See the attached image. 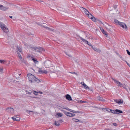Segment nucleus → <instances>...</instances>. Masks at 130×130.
<instances>
[{
	"instance_id": "obj_1",
	"label": "nucleus",
	"mask_w": 130,
	"mask_h": 130,
	"mask_svg": "<svg viewBox=\"0 0 130 130\" xmlns=\"http://www.w3.org/2000/svg\"><path fill=\"white\" fill-rule=\"evenodd\" d=\"M27 76L29 80L31 83L36 82L38 83L40 82L41 80L36 78L34 76L30 73H28L27 75Z\"/></svg>"
},
{
	"instance_id": "obj_2",
	"label": "nucleus",
	"mask_w": 130,
	"mask_h": 130,
	"mask_svg": "<svg viewBox=\"0 0 130 130\" xmlns=\"http://www.w3.org/2000/svg\"><path fill=\"white\" fill-rule=\"evenodd\" d=\"M0 27L5 33H7L8 32V30L6 26L1 22H0Z\"/></svg>"
},
{
	"instance_id": "obj_3",
	"label": "nucleus",
	"mask_w": 130,
	"mask_h": 130,
	"mask_svg": "<svg viewBox=\"0 0 130 130\" xmlns=\"http://www.w3.org/2000/svg\"><path fill=\"white\" fill-rule=\"evenodd\" d=\"M44 63L46 68H48L51 65V62L50 61H45Z\"/></svg>"
},
{
	"instance_id": "obj_4",
	"label": "nucleus",
	"mask_w": 130,
	"mask_h": 130,
	"mask_svg": "<svg viewBox=\"0 0 130 130\" xmlns=\"http://www.w3.org/2000/svg\"><path fill=\"white\" fill-rule=\"evenodd\" d=\"M6 110L7 112L11 113H13L14 112V110L12 108L8 107Z\"/></svg>"
},
{
	"instance_id": "obj_5",
	"label": "nucleus",
	"mask_w": 130,
	"mask_h": 130,
	"mask_svg": "<svg viewBox=\"0 0 130 130\" xmlns=\"http://www.w3.org/2000/svg\"><path fill=\"white\" fill-rule=\"evenodd\" d=\"M78 37H79L80 38L82 41L84 42L85 43H86L89 45L91 46L92 47V46L91 44L88 41L86 40L83 38L81 37H80V36H78Z\"/></svg>"
},
{
	"instance_id": "obj_6",
	"label": "nucleus",
	"mask_w": 130,
	"mask_h": 130,
	"mask_svg": "<svg viewBox=\"0 0 130 130\" xmlns=\"http://www.w3.org/2000/svg\"><path fill=\"white\" fill-rule=\"evenodd\" d=\"M80 8L84 12L86 15L90 13L85 8L82 7H81Z\"/></svg>"
},
{
	"instance_id": "obj_7",
	"label": "nucleus",
	"mask_w": 130,
	"mask_h": 130,
	"mask_svg": "<svg viewBox=\"0 0 130 130\" xmlns=\"http://www.w3.org/2000/svg\"><path fill=\"white\" fill-rule=\"evenodd\" d=\"M120 26L123 27L125 29H126L127 28L126 25L124 23L122 22L119 23Z\"/></svg>"
},
{
	"instance_id": "obj_8",
	"label": "nucleus",
	"mask_w": 130,
	"mask_h": 130,
	"mask_svg": "<svg viewBox=\"0 0 130 130\" xmlns=\"http://www.w3.org/2000/svg\"><path fill=\"white\" fill-rule=\"evenodd\" d=\"M112 79L116 83L118 84V86H120V87H122V84L120 82L117 81L115 79Z\"/></svg>"
},
{
	"instance_id": "obj_9",
	"label": "nucleus",
	"mask_w": 130,
	"mask_h": 130,
	"mask_svg": "<svg viewBox=\"0 0 130 130\" xmlns=\"http://www.w3.org/2000/svg\"><path fill=\"white\" fill-rule=\"evenodd\" d=\"M66 99L68 100L71 101L72 100L71 96L68 94H67L65 95Z\"/></svg>"
},
{
	"instance_id": "obj_10",
	"label": "nucleus",
	"mask_w": 130,
	"mask_h": 130,
	"mask_svg": "<svg viewBox=\"0 0 130 130\" xmlns=\"http://www.w3.org/2000/svg\"><path fill=\"white\" fill-rule=\"evenodd\" d=\"M81 84L82 85H83L84 86V88L85 89H90L89 87L86 85L84 82H82L81 83Z\"/></svg>"
},
{
	"instance_id": "obj_11",
	"label": "nucleus",
	"mask_w": 130,
	"mask_h": 130,
	"mask_svg": "<svg viewBox=\"0 0 130 130\" xmlns=\"http://www.w3.org/2000/svg\"><path fill=\"white\" fill-rule=\"evenodd\" d=\"M12 118L14 121H19L20 119L19 117H12Z\"/></svg>"
},
{
	"instance_id": "obj_12",
	"label": "nucleus",
	"mask_w": 130,
	"mask_h": 130,
	"mask_svg": "<svg viewBox=\"0 0 130 130\" xmlns=\"http://www.w3.org/2000/svg\"><path fill=\"white\" fill-rule=\"evenodd\" d=\"M38 24L40 26H42L44 28H46V29H47V30H50V31H52V30L49 27H47L45 26H44L43 25H40L39 24Z\"/></svg>"
},
{
	"instance_id": "obj_13",
	"label": "nucleus",
	"mask_w": 130,
	"mask_h": 130,
	"mask_svg": "<svg viewBox=\"0 0 130 130\" xmlns=\"http://www.w3.org/2000/svg\"><path fill=\"white\" fill-rule=\"evenodd\" d=\"M63 111L66 115L67 116L71 117V113L66 111L64 110H63Z\"/></svg>"
},
{
	"instance_id": "obj_14",
	"label": "nucleus",
	"mask_w": 130,
	"mask_h": 130,
	"mask_svg": "<svg viewBox=\"0 0 130 130\" xmlns=\"http://www.w3.org/2000/svg\"><path fill=\"white\" fill-rule=\"evenodd\" d=\"M116 110V114H119L120 113H122L123 112L121 110L118 109H116L115 110Z\"/></svg>"
},
{
	"instance_id": "obj_15",
	"label": "nucleus",
	"mask_w": 130,
	"mask_h": 130,
	"mask_svg": "<svg viewBox=\"0 0 130 130\" xmlns=\"http://www.w3.org/2000/svg\"><path fill=\"white\" fill-rule=\"evenodd\" d=\"M92 48L95 51L99 53L101 52V50L99 48H95L94 47H93V46H92Z\"/></svg>"
},
{
	"instance_id": "obj_16",
	"label": "nucleus",
	"mask_w": 130,
	"mask_h": 130,
	"mask_svg": "<svg viewBox=\"0 0 130 130\" xmlns=\"http://www.w3.org/2000/svg\"><path fill=\"white\" fill-rule=\"evenodd\" d=\"M8 8L7 7H6L3 6L2 5V7H1L0 8V9L3 10V11H5L7 10L8 9Z\"/></svg>"
},
{
	"instance_id": "obj_17",
	"label": "nucleus",
	"mask_w": 130,
	"mask_h": 130,
	"mask_svg": "<svg viewBox=\"0 0 130 130\" xmlns=\"http://www.w3.org/2000/svg\"><path fill=\"white\" fill-rule=\"evenodd\" d=\"M72 120H73V121H74L75 122H82V121H80L78 119H77L73 118L72 119Z\"/></svg>"
},
{
	"instance_id": "obj_18",
	"label": "nucleus",
	"mask_w": 130,
	"mask_h": 130,
	"mask_svg": "<svg viewBox=\"0 0 130 130\" xmlns=\"http://www.w3.org/2000/svg\"><path fill=\"white\" fill-rule=\"evenodd\" d=\"M97 99L99 101H105V100L103 99L102 97H101L100 96H98L97 97Z\"/></svg>"
},
{
	"instance_id": "obj_19",
	"label": "nucleus",
	"mask_w": 130,
	"mask_h": 130,
	"mask_svg": "<svg viewBox=\"0 0 130 130\" xmlns=\"http://www.w3.org/2000/svg\"><path fill=\"white\" fill-rule=\"evenodd\" d=\"M20 62L22 63H23L25 64H26V62L25 60L24 59H23L22 58V59H20Z\"/></svg>"
},
{
	"instance_id": "obj_20",
	"label": "nucleus",
	"mask_w": 130,
	"mask_h": 130,
	"mask_svg": "<svg viewBox=\"0 0 130 130\" xmlns=\"http://www.w3.org/2000/svg\"><path fill=\"white\" fill-rule=\"evenodd\" d=\"M26 112H27L29 114H34V112L32 111H29L27 110Z\"/></svg>"
},
{
	"instance_id": "obj_21",
	"label": "nucleus",
	"mask_w": 130,
	"mask_h": 130,
	"mask_svg": "<svg viewBox=\"0 0 130 130\" xmlns=\"http://www.w3.org/2000/svg\"><path fill=\"white\" fill-rule=\"evenodd\" d=\"M112 27V26L110 25L109 26V27L107 28V29L110 32H112V31L111 30V28Z\"/></svg>"
},
{
	"instance_id": "obj_22",
	"label": "nucleus",
	"mask_w": 130,
	"mask_h": 130,
	"mask_svg": "<svg viewBox=\"0 0 130 130\" xmlns=\"http://www.w3.org/2000/svg\"><path fill=\"white\" fill-rule=\"evenodd\" d=\"M54 124L56 125V126H59L60 125V124L58 121H54Z\"/></svg>"
},
{
	"instance_id": "obj_23",
	"label": "nucleus",
	"mask_w": 130,
	"mask_h": 130,
	"mask_svg": "<svg viewBox=\"0 0 130 130\" xmlns=\"http://www.w3.org/2000/svg\"><path fill=\"white\" fill-rule=\"evenodd\" d=\"M87 15L88 17L90 19H91V18H92V17H93V16L90 13L89 14H88Z\"/></svg>"
},
{
	"instance_id": "obj_24",
	"label": "nucleus",
	"mask_w": 130,
	"mask_h": 130,
	"mask_svg": "<svg viewBox=\"0 0 130 130\" xmlns=\"http://www.w3.org/2000/svg\"><path fill=\"white\" fill-rule=\"evenodd\" d=\"M114 21L115 23L119 25L120 24L119 23L121 22L116 19H114Z\"/></svg>"
},
{
	"instance_id": "obj_25",
	"label": "nucleus",
	"mask_w": 130,
	"mask_h": 130,
	"mask_svg": "<svg viewBox=\"0 0 130 130\" xmlns=\"http://www.w3.org/2000/svg\"><path fill=\"white\" fill-rule=\"evenodd\" d=\"M17 48L18 50L20 52H22V51L21 48L18 46H17Z\"/></svg>"
},
{
	"instance_id": "obj_26",
	"label": "nucleus",
	"mask_w": 130,
	"mask_h": 130,
	"mask_svg": "<svg viewBox=\"0 0 130 130\" xmlns=\"http://www.w3.org/2000/svg\"><path fill=\"white\" fill-rule=\"evenodd\" d=\"M91 19H92V20L93 21L95 22H96V19L93 16V17H92V18H91Z\"/></svg>"
},
{
	"instance_id": "obj_27",
	"label": "nucleus",
	"mask_w": 130,
	"mask_h": 130,
	"mask_svg": "<svg viewBox=\"0 0 130 130\" xmlns=\"http://www.w3.org/2000/svg\"><path fill=\"white\" fill-rule=\"evenodd\" d=\"M109 112H110L111 113H114V114H116V110H109Z\"/></svg>"
},
{
	"instance_id": "obj_28",
	"label": "nucleus",
	"mask_w": 130,
	"mask_h": 130,
	"mask_svg": "<svg viewBox=\"0 0 130 130\" xmlns=\"http://www.w3.org/2000/svg\"><path fill=\"white\" fill-rule=\"evenodd\" d=\"M17 53L18 54V57L19 58V59H22V57H21L20 54V53H19L18 52H17Z\"/></svg>"
},
{
	"instance_id": "obj_29",
	"label": "nucleus",
	"mask_w": 130,
	"mask_h": 130,
	"mask_svg": "<svg viewBox=\"0 0 130 130\" xmlns=\"http://www.w3.org/2000/svg\"><path fill=\"white\" fill-rule=\"evenodd\" d=\"M43 70H42V68H39L38 70V72L39 73H41L42 74Z\"/></svg>"
},
{
	"instance_id": "obj_30",
	"label": "nucleus",
	"mask_w": 130,
	"mask_h": 130,
	"mask_svg": "<svg viewBox=\"0 0 130 130\" xmlns=\"http://www.w3.org/2000/svg\"><path fill=\"white\" fill-rule=\"evenodd\" d=\"M38 49L40 51H44L45 50L44 49L41 47H38Z\"/></svg>"
},
{
	"instance_id": "obj_31",
	"label": "nucleus",
	"mask_w": 130,
	"mask_h": 130,
	"mask_svg": "<svg viewBox=\"0 0 130 130\" xmlns=\"http://www.w3.org/2000/svg\"><path fill=\"white\" fill-rule=\"evenodd\" d=\"M102 33L104 34H105V35H106V36L107 37V36H108V35H107V33L104 30V31H102Z\"/></svg>"
},
{
	"instance_id": "obj_32",
	"label": "nucleus",
	"mask_w": 130,
	"mask_h": 130,
	"mask_svg": "<svg viewBox=\"0 0 130 130\" xmlns=\"http://www.w3.org/2000/svg\"><path fill=\"white\" fill-rule=\"evenodd\" d=\"M33 61L35 63H37L38 62V61H37L36 59H35V58H34L32 59Z\"/></svg>"
},
{
	"instance_id": "obj_33",
	"label": "nucleus",
	"mask_w": 130,
	"mask_h": 130,
	"mask_svg": "<svg viewBox=\"0 0 130 130\" xmlns=\"http://www.w3.org/2000/svg\"><path fill=\"white\" fill-rule=\"evenodd\" d=\"M73 113H81V111H75L74 110Z\"/></svg>"
},
{
	"instance_id": "obj_34",
	"label": "nucleus",
	"mask_w": 130,
	"mask_h": 130,
	"mask_svg": "<svg viewBox=\"0 0 130 130\" xmlns=\"http://www.w3.org/2000/svg\"><path fill=\"white\" fill-rule=\"evenodd\" d=\"M58 116L59 117H60L62 116V114L61 113H58L57 114Z\"/></svg>"
},
{
	"instance_id": "obj_35",
	"label": "nucleus",
	"mask_w": 130,
	"mask_h": 130,
	"mask_svg": "<svg viewBox=\"0 0 130 130\" xmlns=\"http://www.w3.org/2000/svg\"><path fill=\"white\" fill-rule=\"evenodd\" d=\"M5 61L4 60H0V63H2V64H4V63L5 62Z\"/></svg>"
},
{
	"instance_id": "obj_36",
	"label": "nucleus",
	"mask_w": 130,
	"mask_h": 130,
	"mask_svg": "<svg viewBox=\"0 0 130 130\" xmlns=\"http://www.w3.org/2000/svg\"><path fill=\"white\" fill-rule=\"evenodd\" d=\"M98 22L99 24L101 23L103 24V23H102V22L98 19H96V22Z\"/></svg>"
},
{
	"instance_id": "obj_37",
	"label": "nucleus",
	"mask_w": 130,
	"mask_h": 130,
	"mask_svg": "<svg viewBox=\"0 0 130 130\" xmlns=\"http://www.w3.org/2000/svg\"><path fill=\"white\" fill-rule=\"evenodd\" d=\"M123 102L122 101H121V100H120L118 101V104L122 103H123Z\"/></svg>"
},
{
	"instance_id": "obj_38",
	"label": "nucleus",
	"mask_w": 130,
	"mask_h": 130,
	"mask_svg": "<svg viewBox=\"0 0 130 130\" xmlns=\"http://www.w3.org/2000/svg\"><path fill=\"white\" fill-rule=\"evenodd\" d=\"M43 73H44L45 74H47V71H46V70H43V73H42V74H43Z\"/></svg>"
},
{
	"instance_id": "obj_39",
	"label": "nucleus",
	"mask_w": 130,
	"mask_h": 130,
	"mask_svg": "<svg viewBox=\"0 0 130 130\" xmlns=\"http://www.w3.org/2000/svg\"><path fill=\"white\" fill-rule=\"evenodd\" d=\"M65 53L66 54V55H67L69 57H72V56L71 55H69V54H68L66 52H65Z\"/></svg>"
},
{
	"instance_id": "obj_40",
	"label": "nucleus",
	"mask_w": 130,
	"mask_h": 130,
	"mask_svg": "<svg viewBox=\"0 0 130 130\" xmlns=\"http://www.w3.org/2000/svg\"><path fill=\"white\" fill-rule=\"evenodd\" d=\"M75 114L72 113H71V117H74V116H75Z\"/></svg>"
},
{
	"instance_id": "obj_41",
	"label": "nucleus",
	"mask_w": 130,
	"mask_h": 130,
	"mask_svg": "<svg viewBox=\"0 0 130 130\" xmlns=\"http://www.w3.org/2000/svg\"><path fill=\"white\" fill-rule=\"evenodd\" d=\"M127 52V54L129 55L130 56V52L129 51L127 50H126Z\"/></svg>"
},
{
	"instance_id": "obj_42",
	"label": "nucleus",
	"mask_w": 130,
	"mask_h": 130,
	"mask_svg": "<svg viewBox=\"0 0 130 130\" xmlns=\"http://www.w3.org/2000/svg\"><path fill=\"white\" fill-rule=\"evenodd\" d=\"M34 49V50L36 51L37 50V49H38V47H32V49Z\"/></svg>"
},
{
	"instance_id": "obj_43",
	"label": "nucleus",
	"mask_w": 130,
	"mask_h": 130,
	"mask_svg": "<svg viewBox=\"0 0 130 130\" xmlns=\"http://www.w3.org/2000/svg\"><path fill=\"white\" fill-rule=\"evenodd\" d=\"M100 29L101 30L102 32V31H104V29H103V28L102 27H100Z\"/></svg>"
},
{
	"instance_id": "obj_44",
	"label": "nucleus",
	"mask_w": 130,
	"mask_h": 130,
	"mask_svg": "<svg viewBox=\"0 0 130 130\" xmlns=\"http://www.w3.org/2000/svg\"><path fill=\"white\" fill-rule=\"evenodd\" d=\"M38 92H36V91H34V94H35V95H37V93Z\"/></svg>"
},
{
	"instance_id": "obj_45",
	"label": "nucleus",
	"mask_w": 130,
	"mask_h": 130,
	"mask_svg": "<svg viewBox=\"0 0 130 130\" xmlns=\"http://www.w3.org/2000/svg\"><path fill=\"white\" fill-rule=\"evenodd\" d=\"M36 52H39L40 53H41V51L39 49H37V50L36 51Z\"/></svg>"
},
{
	"instance_id": "obj_46",
	"label": "nucleus",
	"mask_w": 130,
	"mask_h": 130,
	"mask_svg": "<svg viewBox=\"0 0 130 130\" xmlns=\"http://www.w3.org/2000/svg\"><path fill=\"white\" fill-rule=\"evenodd\" d=\"M78 103H83V101L82 100H80L78 101Z\"/></svg>"
},
{
	"instance_id": "obj_47",
	"label": "nucleus",
	"mask_w": 130,
	"mask_h": 130,
	"mask_svg": "<svg viewBox=\"0 0 130 130\" xmlns=\"http://www.w3.org/2000/svg\"><path fill=\"white\" fill-rule=\"evenodd\" d=\"M69 111H70V112H71L73 113L74 110H72L71 109H69Z\"/></svg>"
},
{
	"instance_id": "obj_48",
	"label": "nucleus",
	"mask_w": 130,
	"mask_h": 130,
	"mask_svg": "<svg viewBox=\"0 0 130 130\" xmlns=\"http://www.w3.org/2000/svg\"><path fill=\"white\" fill-rule=\"evenodd\" d=\"M114 100L115 102L116 103H118V101L117 100Z\"/></svg>"
},
{
	"instance_id": "obj_49",
	"label": "nucleus",
	"mask_w": 130,
	"mask_h": 130,
	"mask_svg": "<svg viewBox=\"0 0 130 130\" xmlns=\"http://www.w3.org/2000/svg\"><path fill=\"white\" fill-rule=\"evenodd\" d=\"M58 121L59 122L61 123H62V122H63L62 119H60V120H59Z\"/></svg>"
},
{
	"instance_id": "obj_50",
	"label": "nucleus",
	"mask_w": 130,
	"mask_h": 130,
	"mask_svg": "<svg viewBox=\"0 0 130 130\" xmlns=\"http://www.w3.org/2000/svg\"><path fill=\"white\" fill-rule=\"evenodd\" d=\"M122 87H123V88H124L125 89H126V86L125 85H122Z\"/></svg>"
},
{
	"instance_id": "obj_51",
	"label": "nucleus",
	"mask_w": 130,
	"mask_h": 130,
	"mask_svg": "<svg viewBox=\"0 0 130 130\" xmlns=\"http://www.w3.org/2000/svg\"><path fill=\"white\" fill-rule=\"evenodd\" d=\"M113 124L115 126H117V124L116 123H114Z\"/></svg>"
},
{
	"instance_id": "obj_52",
	"label": "nucleus",
	"mask_w": 130,
	"mask_h": 130,
	"mask_svg": "<svg viewBox=\"0 0 130 130\" xmlns=\"http://www.w3.org/2000/svg\"><path fill=\"white\" fill-rule=\"evenodd\" d=\"M113 7L114 9H116L117 8V6L116 5H114Z\"/></svg>"
},
{
	"instance_id": "obj_53",
	"label": "nucleus",
	"mask_w": 130,
	"mask_h": 130,
	"mask_svg": "<svg viewBox=\"0 0 130 130\" xmlns=\"http://www.w3.org/2000/svg\"><path fill=\"white\" fill-rule=\"evenodd\" d=\"M126 62L127 64L128 65V66L130 67V64H129L128 62H127L126 61Z\"/></svg>"
},
{
	"instance_id": "obj_54",
	"label": "nucleus",
	"mask_w": 130,
	"mask_h": 130,
	"mask_svg": "<svg viewBox=\"0 0 130 130\" xmlns=\"http://www.w3.org/2000/svg\"><path fill=\"white\" fill-rule=\"evenodd\" d=\"M109 109L110 110H111V109H110L108 108V109H107V111H108L109 112Z\"/></svg>"
},
{
	"instance_id": "obj_55",
	"label": "nucleus",
	"mask_w": 130,
	"mask_h": 130,
	"mask_svg": "<svg viewBox=\"0 0 130 130\" xmlns=\"http://www.w3.org/2000/svg\"><path fill=\"white\" fill-rule=\"evenodd\" d=\"M70 73L72 74H74V73H75V72H70Z\"/></svg>"
},
{
	"instance_id": "obj_56",
	"label": "nucleus",
	"mask_w": 130,
	"mask_h": 130,
	"mask_svg": "<svg viewBox=\"0 0 130 130\" xmlns=\"http://www.w3.org/2000/svg\"><path fill=\"white\" fill-rule=\"evenodd\" d=\"M34 113L37 115L38 114V113L37 112H34Z\"/></svg>"
},
{
	"instance_id": "obj_57",
	"label": "nucleus",
	"mask_w": 130,
	"mask_h": 130,
	"mask_svg": "<svg viewBox=\"0 0 130 130\" xmlns=\"http://www.w3.org/2000/svg\"><path fill=\"white\" fill-rule=\"evenodd\" d=\"M65 109H67V110H68L69 111V110L70 109L69 108H65Z\"/></svg>"
},
{
	"instance_id": "obj_58",
	"label": "nucleus",
	"mask_w": 130,
	"mask_h": 130,
	"mask_svg": "<svg viewBox=\"0 0 130 130\" xmlns=\"http://www.w3.org/2000/svg\"><path fill=\"white\" fill-rule=\"evenodd\" d=\"M86 102H87L86 101H83V103H86Z\"/></svg>"
},
{
	"instance_id": "obj_59",
	"label": "nucleus",
	"mask_w": 130,
	"mask_h": 130,
	"mask_svg": "<svg viewBox=\"0 0 130 130\" xmlns=\"http://www.w3.org/2000/svg\"><path fill=\"white\" fill-rule=\"evenodd\" d=\"M9 17L11 18H12V16H9Z\"/></svg>"
},
{
	"instance_id": "obj_60",
	"label": "nucleus",
	"mask_w": 130,
	"mask_h": 130,
	"mask_svg": "<svg viewBox=\"0 0 130 130\" xmlns=\"http://www.w3.org/2000/svg\"><path fill=\"white\" fill-rule=\"evenodd\" d=\"M39 93L40 94H42V92L41 91H39Z\"/></svg>"
},
{
	"instance_id": "obj_61",
	"label": "nucleus",
	"mask_w": 130,
	"mask_h": 130,
	"mask_svg": "<svg viewBox=\"0 0 130 130\" xmlns=\"http://www.w3.org/2000/svg\"><path fill=\"white\" fill-rule=\"evenodd\" d=\"M2 71V69H1V68H0V72L1 71Z\"/></svg>"
},
{
	"instance_id": "obj_62",
	"label": "nucleus",
	"mask_w": 130,
	"mask_h": 130,
	"mask_svg": "<svg viewBox=\"0 0 130 130\" xmlns=\"http://www.w3.org/2000/svg\"><path fill=\"white\" fill-rule=\"evenodd\" d=\"M74 74H75L77 76L78 75V74L76 73L75 72V73H74Z\"/></svg>"
},
{
	"instance_id": "obj_63",
	"label": "nucleus",
	"mask_w": 130,
	"mask_h": 130,
	"mask_svg": "<svg viewBox=\"0 0 130 130\" xmlns=\"http://www.w3.org/2000/svg\"><path fill=\"white\" fill-rule=\"evenodd\" d=\"M2 6V5H0V8Z\"/></svg>"
},
{
	"instance_id": "obj_64",
	"label": "nucleus",
	"mask_w": 130,
	"mask_h": 130,
	"mask_svg": "<svg viewBox=\"0 0 130 130\" xmlns=\"http://www.w3.org/2000/svg\"><path fill=\"white\" fill-rule=\"evenodd\" d=\"M39 2H44L43 1H40Z\"/></svg>"
}]
</instances>
